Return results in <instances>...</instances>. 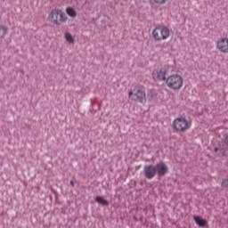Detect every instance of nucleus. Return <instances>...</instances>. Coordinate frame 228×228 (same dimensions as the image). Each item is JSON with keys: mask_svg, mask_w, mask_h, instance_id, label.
I'll return each instance as SVG.
<instances>
[{"mask_svg": "<svg viewBox=\"0 0 228 228\" xmlns=\"http://www.w3.org/2000/svg\"><path fill=\"white\" fill-rule=\"evenodd\" d=\"M156 81H166L167 88L173 91H179L183 87V77H180L178 74L169 75L164 80Z\"/></svg>", "mask_w": 228, "mask_h": 228, "instance_id": "3", "label": "nucleus"}, {"mask_svg": "<svg viewBox=\"0 0 228 228\" xmlns=\"http://www.w3.org/2000/svg\"><path fill=\"white\" fill-rule=\"evenodd\" d=\"M194 223H196L197 226H200V227H205V225L208 224V222L200 216H194Z\"/></svg>", "mask_w": 228, "mask_h": 228, "instance_id": "10", "label": "nucleus"}, {"mask_svg": "<svg viewBox=\"0 0 228 228\" xmlns=\"http://www.w3.org/2000/svg\"><path fill=\"white\" fill-rule=\"evenodd\" d=\"M175 72V67L167 65L160 69H153V73H151V77H153V80L155 81H164L167 79V76Z\"/></svg>", "mask_w": 228, "mask_h": 228, "instance_id": "4", "label": "nucleus"}, {"mask_svg": "<svg viewBox=\"0 0 228 228\" xmlns=\"http://www.w3.org/2000/svg\"><path fill=\"white\" fill-rule=\"evenodd\" d=\"M49 19L56 26H61V22H67V16L60 9L52 11Z\"/></svg>", "mask_w": 228, "mask_h": 228, "instance_id": "7", "label": "nucleus"}, {"mask_svg": "<svg viewBox=\"0 0 228 228\" xmlns=\"http://www.w3.org/2000/svg\"><path fill=\"white\" fill-rule=\"evenodd\" d=\"M95 203L103 207L109 206V201H106V200H103V197L101 196L95 197Z\"/></svg>", "mask_w": 228, "mask_h": 228, "instance_id": "11", "label": "nucleus"}, {"mask_svg": "<svg viewBox=\"0 0 228 228\" xmlns=\"http://www.w3.org/2000/svg\"><path fill=\"white\" fill-rule=\"evenodd\" d=\"M224 144L228 145V134H224Z\"/></svg>", "mask_w": 228, "mask_h": 228, "instance_id": "17", "label": "nucleus"}, {"mask_svg": "<svg viewBox=\"0 0 228 228\" xmlns=\"http://www.w3.org/2000/svg\"><path fill=\"white\" fill-rule=\"evenodd\" d=\"M7 33H8V27L0 25V38H4Z\"/></svg>", "mask_w": 228, "mask_h": 228, "instance_id": "12", "label": "nucleus"}, {"mask_svg": "<svg viewBox=\"0 0 228 228\" xmlns=\"http://www.w3.org/2000/svg\"><path fill=\"white\" fill-rule=\"evenodd\" d=\"M153 97H156V91L151 89L145 92V102L152 101Z\"/></svg>", "mask_w": 228, "mask_h": 228, "instance_id": "9", "label": "nucleus"}, {"mask_svg": "<svg viewBox=\"0 0 228 228\" xmlns=\"http://www.w3.org/2000/svg\"><path fill=\"white\" fill-rule=\"evenodd\" d=\"M222 187H227V179L222 180Z\"/></svg>", "mask_w": 228, "mask_h": 228, "instance_id": "16", "label": "nucleus"}, {"mask_svg": "<svg viewBox=\"0 0 228 228\" xmlns=\"http://www.w3.org/2000/svg\"><path fill=\"white\" fill-rule=\"evenodd\" d=\"M167 173H169V168L167 167V164H164V162H159L155 166L148 165L142 168V175L148 180H152V177H156V175H159V177L164 176Z\"/></svg>", "mask_w": 228, "mask_h": 228, "instance_id": "1", "label": "nucleus"}, {"mask_svg": "<svg viewBox=\"0 0 228 228\" xmlns=\"http://www.w3.org/2000/svg\"><path fill=\"white\" fill-rule=\"evenodd\" d=\"M217 47L222 53H228V38H222L217 42Z\"/></svg>", "mask_w": 228, "mask_h": 228, "instance_id": "8", "label": "nucleus"}, {"mask_svg": "<svg viewBox=\"0 0 228 228\" xmlns=\"http://www.w3.org/2000/svg\"><path fill=\"white\" fill-rule=\"evenodd\" d=\"M128 99H130L131 102L144 104V87L137 86L131 88V91H128Z\"/></svg>", "mask_w": 228, "mask_h": 228, "instance_id": "5", "label": "nucleus"}, {"mask_svg": "<svg viewBox=\"0 0 228 228\" xmlns=\"http://www.w3.org/2000/svg\"><path fill=\"white\" fill-rule=\"evenodd\" d=\"M66 13L69 15V17H76L77 15L76 10H74L72 7H68L66 9Z\"/></svg>", "mask_w": 228, "mask_h": 228, "instance_id": "13", "label": "nucleus"}, {"mask_svg": "<svg viewBox=\"0 0 228 228\" xmlns=\"http://www.w3.org/2000/svg\"><path fill=\"white\" fill-rule=\"evenodd\" d=\"M167 1L168 0H151V3H154V4L162 5V4H166Z\"/></svg>", "mask_w": 228, "mask_h": 228, "instance_id": "15", "label": "nucleus"}, {"mask_svg": "<svg viewBox=\"0 0 228 228\" xmlns=\"http://www.w3.org/2000/svg\"><path fill=\"white\" fill-rule=\"evenodd\" d=\"M214 151H218V148H214Z\"/></svg>", "mask_w": 228, "mask_h": 228, "instance_id": "18", "label": "nucleus"}, {"mask_svg": "<svg viewBox=\"0 0 228 228\" xmlns=\"http://www.w3.org/2000/svg\"><path fill=\"white\" fill-rule=\"evenodd\" d=\"M65 38H66L67 42H69V44H74V37H72V34L67 32L65 34Z\"/></svg>", "mask_w": 228, "mask_h": 228, "instance_id": "14", "label": "nucleus"}, {"mask_svg": "<svg viewBox=\"0 0 228 228\" xmlns=\"http://www.w3.org/2000/svg\"><path fill=\"white\" fill-rule=\"evenodd\" d=\"M191 129V120L185 118V117L180 116L173 119V131L177 134H183Z\"/></svg>", "mask_w": 228, "mask_h": 228, "instance_id": "2", "label": "nucleus"}, {"mask_svg": "<svg viewBox=\"0 0 228 228\" xmlns=\"http://www.w3.org/2000/svg\"><path fill=\"white\" fill-rule=\"evenodd\" d=\"M73 184H75V183H73V181H71V186H73Z\"/></svg>", "mask_w": 228, "mask_h": 228, "instance_id": "19", "label": "nucleus"}, {"mask_svg": "<svg viewBox=\"0 0 228 228\" xmlns=\"http://www.w3.org/2000/svg\"><path fill=\"white\" fill-rule=\"evenodd\" d=\"M152 37L157 42L167 40L170 37V29L166 26L156 27L152 31Z\"/></svg>", "mask_w": 228, "mask_h": 228, "instance_id": "6", "label": "nucleus"}]
</instances>
